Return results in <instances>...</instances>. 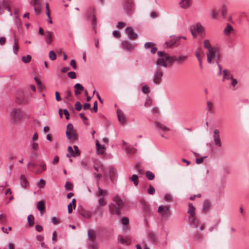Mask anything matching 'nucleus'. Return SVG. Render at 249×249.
Instances as JSON below:
<instances>
[{
  "label": "nucleus",
  "mask_w": 249,
  "mask_h": 249,
  "mask_svg": "<svg viewBox=\"0 0 249 249\" xmlns=\"http://www.w3.org/2000/svg\"><path fill=\"white\" fill-rule=\"evenodd\" d=\"M159 58L157 61V65L166 68L172 64V56L169 55L164 52L159 51L157 53Z\"/></svg>",
  "instance_id": "f257e3e1"
},
{
  "label": "nucleus",
  "mask_w": 249,
  "mask_h": 249,
  "mask_svg": "<svg viewBox=\"0 0 249 249\" xmlns=\"http://www.w3.org/2000/svg\"><path fill=\"white\" fill-rule=\"evenodd\" d=\"M113 202L109 205V210L111 213L119 214L123 206L122 200L118 196L113 197Z\"/></svg>",
  "instance_id": "f03ea898"
},
{
  "label": "nucleus",
  "mask_w": 249,
  "mask_h": 249,
  "mask_svg": "<svg viewBox=\"0 0 249 249\" xmlns=\"http://www.w3.org/2000/svg\"><path fill=\"white\" fill-rule=\"evenodd\" d=\"M85 15L87 19L91 21L92 26L95 28L97 23L94 8L93 7L90 8L86 12Z\"/></svg>",
  "instance_id": "7ed1b4c3"
},
{
  "label": "nucleus",
  "mask_w": 249,
  "mask_h": 249,
  "mask_svg": "<svg viewBox=\"0 0 249 249\" xmlns=\"http://www.w3.org/2000/svg\"><path fill=\"white\" fill-rule=\"evenodd\" d=\"M66 136L68 139L74 141L77 140V135L71 124H69L67 126Z\"/></svg>",
  "instance_id": "20e7f679"
},
{
  "label": "nucleus",
  "mask_w": 249,
  "mask_h": 249,
  "mask_svg": "<svg viewBox=\"0 0 249 249\" xmlns=\"http://www.w3.org/2000/svg\"><path fill=\"white\" fill-rule=\"evenodd\" d=\"M163 75V73L162 70L158 66L153 77L152 81L153 83L156 85L160 84L161 82Z\"/></svg>",
  "instance_id": "39448f33"
},
{
  "label": "nucleus",
  "mask_w": 249,
  "mask_h": 249,
  "mask_svg": "<svg viewBox=\"0 0 249 249\" xmlns=\"http://www.w3.org/2000/svg\"><path fill=\"white\" fill-rule=\"evenodd\" d=\"M10 116L13 122H16L22 117L23 114L20 109L13 108L10 112Z\"/></svg>",
  "instance_id": "423d86ee"
},
{
  "label": "nucleus",
  "mask_w": 249,
  "mask_h": 249,
  "mask_svg": "<svg viewBox=\"0 0 249 249\" xmlns=\"http://www.w3.org/2000/svg\"><path fill=\"white\" fill-rule=\"evenodd\" d=\"M195 56L198 61L200 68L201 69H202L203 59L205 56V53L201 48L198 47L196 48V49L195 51Z\"/></svg>",
  "instance_id": "0eeeda50"
},
{
  "label": "nucleus",
  "mask_w": 249,
  "mask_h": 249,
  "mask_svg": "<svg viewBox=\"0 0 249 249\" xmlns=\"http://www.w3.org/2000/svg\"><path fill=\"white\" fill-rule=\"evenodd\" d=\"M158 212L163 217H167L171 215L170 207L168 205H160L158 207Z\"/></svg>",
  "instance_id": "6e6552de"
},
{
  "label": "nucleus",
  "mask_w": 249,
  "mask_h": 249,
  "mask_svg": "<svg viewBox=\"0 0 249 249\" xmlns=\"http://www.w3.org/2000/svg\"><path fill=\"white\" fill-rule=\"evenodd\" d=\"M188 55H179L178 56H172V63L177 62L178 64L184 63L187 59Z\"/></svg>",
  "instance_id": "1a4fd4ad"
},
{
  "label": "nucleus",
  "mask_w": 249,
  "mask_h": 249,
  "mask_svg": "<svg viewBox=\"0 0 249 249\" xmlns=\"http://www.w3.org/2000/svg\"><path fill=\"white\" fill-rule=\"evenodd\" d=\"M117 114L118 121L119 122L123 124L126 123L127 119L125 116L124 112L120 109H118L117 111Z\"/></svg>",
  "instance_id": "9d476101"
},
{
  "label": "nucleus",
  "mask_w": 249,
  "mask_h": 249,
  "mask_svg": "<svg viewBox=\"0 0 249 249\" xmlns=\"http://www.w3.org/2000/svg\"><path fill=\"white\" fill-rule=\"evenodd\" d=\"M191 28H192L197 34H199L201 37H203L202 35L204 33V29L199 22L197 23L195 25L192 26Z\"/></svg>",
  "instance_id": "9b49d317"
},
{
  "label": "nucleus",
  "mask_w": 249,
  "mask_h": 249,
  "mask_svg": "<svg viewBox=\"0 0 249 249\" xmlns=\"http://www.w3.org/2000/svg\"><path fill=\"white\" fill-rule=\"evenodd\" d=\"M216 52V49H214L212 50H209L206 53L207 59L208 63L210 64L212 62L215 58V53Z\"/></svg>",
  "instance_id": "f8f14e48"
},
{
  "label": "nucleus",
  "mask_w": 249,
  "mask_h": 249,
  "mask_svg": "<svg viewBox=\"0 0 249 249\" xmlns=\"http://www.w3.org/2000/svg\"><path fill=\"white\" fill-rule=\"evenodd\" d=\"M4 9L7 11H10L11 9L9 2L6 0H2L1 2L0 1V15L3 13Z\"/></svg>",
  "instance_id": "ddd939ff"
},
{
  "label": "nucleus",
  "mask_w": 249,
  "mask_h": 249,
  "mask_svg": "<svg viewBox=\"0 0 249 249\" xmlns=\"http://www.w3.org/2000/svg\"><path fill=\"white\" fill-rule=\"evenodd\" d=\"M125 33L130 39H135L137 37V34L133 31V28L131 27H128L125 29Z\"/></svg>",
  "instance_id": "4468645a"
},
{
  "label": "nucleus",
  "mask_w": 249,
  "mask_h": 249,
  "mask_svg": "<svg viewBox=\"0 0 249 249\" xmlns=\"http://www.w3.org/2000/svg\"><path fill=\"white\" fill-rule=\"evenodd\" d=\"M123 48L127 51H131L135 48V45H132L127 41H123L122 42Z\"/></svg>",
  "instance_id": "2eb2a0df"
},
{
  "label": "nucleus",
  "mask_w": 249,
  "mask_h": 249,
  "mask_svg": "<svg viewBox=\"0 0 249 249\" xmlns=\"http://www.w3.org/2000/svg\"><path fill=\"white\" fill-rule=\"evenodd\" d=\"M192 2V0H181L179 6L182 9H187L191 6Z\"/></svg>",
  "instance_id": "dca6fc26"
},
{
  "label": "nucleus",
  "mask_w": 249,
  "mask_h": 249,
  "mask_svg": "<svg viewBox=\"0 0 249 249\" xmlns=\"http://www.w3.org/2000/svg\"><path fill=\"white\" fill-rule=\"evenodd\" d=\"M206 110L210 114L214 112V105L210 100H208L206 102Z\"/></svg>",
  "instance_id": "f3484780"
},
{
  "label": "nucleus",
  "mask_w": 249,
  "mask_h": 249,
  "mask_svg": "<svg viewBox=\"0 0 249 249\" xmlns=\"http://www.w3.org/2000/svg\"><path fill=\"white\" fill-rule=\"evenodd\" d=\"M44 36L47 44H50L53 40V33L47 31L45 32Z\"/></svg>",
  "instance_id": "a211bd4d"
},
{
  "label": "nucleus",
  "mask_w": 249,
  "mask_h": 249,
  "mask_svg": "<svg viewBox=\"0 0 249 249\" xmlns=\"http://www.w3.org/2000/svg\"><path fill=\"white\" fill-rule=\"evenodd\" d=\"M95 144L97 150V153L98 154H103L105 149V145L100 144L98 140L95 141Z\"/></svg>",
  "instance_id": "6ab92c4d"
},
{
  "label": "nucleus",
  "mask_w": 249,
  "mask_h": 249,
  "mask_svg": "<svg viewBox=\"0 0 249 249\" xmlns=\"http://www.w3.org/2000/svg\"><path fill=\"white\" fill-rule=\"evenodd\" d=\"M94 169L98 172L103 173L104 175L106 176V170L103 164L101 163H96L93 166Z\"/></svg>",
  "instance_id": "aec40b11"
},
{
  "label": "nucleus",
  "mask_w": 249,
  "mask_h": 249,
  "mask_svg": "<svg viewBox=\"0 0 249 249\" xmlns=\"http://www.w3.org/2000/svg\"><path fill=\"white\" fill-rule=\"evenodd\" d=\"M74 88L75 89L74 93L76 96L81 94V92L84 90L83 86L79 83H76L74 86Z\"/></svg>",
  "instance_id": "412c9836"
},
{
  "label": "nucleus",
  "mask_w": 249,
  "mask_h": 249,
  "mask_svg": "<svg viewBox=\"0 0 249 249\" xmlns=\"http://www.w3.org/2000/svg\"><path fill=\"white\" fill-rule=\"evenodd\" d=\"M223 77L222 81H224L225 80H230L233 77V75L231 73L230 71L227 69H225L223 71Z\"/></svg>",
  "instance_id": "4be33fe9"
},
{
  "label": "nucleus",
  "mask_w": 249,
  "mask_h": 249,
  "mask_svg": "<svg viewBox=\"0 0 249 249\" xmlns=\"http://www.w3.org/2000/svg\"><path fill=\"white\" fill-rule=\"evenodd\" d=\"M20 184L22 187L26 188L29 186L27 179L24 175H21L20 176Z\"/></svg>",
  "instance_id": "5701e85b"
},
{
  "label": "nucleus",
  "mask_w": 249,
  "mask_h": 249,
  "mask_svg": "<svg viewBox=\"0 0 249 249\" xmlns=\"http://www.w3.org/2000/svg\"><path fill=\"white\" fill-rule=\"evenodd\" d=\"M126 9L129 14H131L133 11L134 3L131 1H128L126 4Z\"/></svg>",
  "instance_id": "b1692460"
},
{
  "label": "nucleus",
  "mask_w": 249,
  "mask_h": 249,
  "mask_svg": "<svg viewBox=\"0 0 249 249\" xmlns=\"http://www.w3.org/2000/svg\"><path fill=\"white\" fill-rule=\"evenodd\" d=\"M88 236L89 239L91 241H95L96 234L94 230L89 229L88 231Z\"/></svg>",
  "instance_id": "393cba45"
},
{
  "label": "nucleus",
  "mask_w": 249,
  "mask_h": 249,
  "mask_svg": "<svg viewBox=\"0 0 249 249\" xmlns=\"http://www.w3.org/2000/svg\"><path fill=\"white\" fill-rule=\"evenodd\" d=\"M178 37H173L169 41H166L165 44L167 47H172L173 46L176 45L178 42Z\"/></svg>",
  "instance_id": "a878e982"
},
{
  "label": "nucleus",
  "mask_w": 249,
  "mask_h": 249,
  "mask_svg": "<svg viewBox=\"0 0 249 249\" xmlns=\"http://www.w3.org/2000/svg\"><path fill=\"white\" fill-rule=\"evenodd\" d=\"M211 207V203L208 200H205L203 203L202 210L203 212H207Z\"/></svg>",
  "instance_id": "bb28decb"
},
{
  "label": "nucleus",
  "mask_w": 249,
  "mask_h": 249,
  "mask_svg": "<svg viewBox=\"0 0 249 249\" xmlns=\"http://www.w3.org/2000/svg\"><path fill=\"white\" fill-rule=\"evenodd\" d=\"M231 82H230V88L232 90H235L236 89V86L238 84V81L237 80L233 77H231L230 79Z\"/></svg>",
  "instance_id": "cd10ccee"
},
{
  "label": "nucleus",
  "mask_w": 249,
  "mask_h": 249,
  "mask_svg": "<svg viewBox=\"0 0 249 249\" xmlns=\"http://www.w3.org/2000/svg\"><path fill=\"white\" fill-rule=\"evenodd\" d=\"M203 45L204 48L208 50V51L209 50H212L215 49L216 48L212 47L211 45L210 41L208 39H205L203 42Z\"/></svg>",
  "instance_id": "c85d7f7f"
},
{
  "label": "nucleus",
  "mask_w": 249,
  "mask_h": 249,
  "mask_svg": "<svg viewBox=\"0 0 249 249\" xmlns=\"http://www.w3.org/2000/svg\"><path fill=\"white\" fill-rule=\"evenodd\" d=\"M211 16L212 18L215 19H217L218 16V11L215 8H212L210 11Z\"/></svg>",
  "instance_id": "c756f323"
},
{
  "label": "nucleus",
  "mask_w": 249,
  "mask_h": 249,
  "mask_svg": "<svg viewBox=\"0 0 249 249\" xmlns=\"http://www.w3.org/2000/svg\"><path fill=\"white\" fill-rule=\"evenodd\" d=\"M88 248L89 249H99V246L95 241H92L89 244Z\"/></svg>",
  "instance_id": "7c9ffc66"
},
{
  "label": "nucleus",
  "mask_w": 249,
  "mask_h": 249,
  "mask_svg": "<svg viewBox=\"0 0 249 249\" xmlns=\"http://www.w3.org/2000/svg\"><path fill=\"white\" fill-rule=\"evenodd\" d=\"M46 169V164L44 163H40L38 169L36 171V174H40Z\"/></svg>",
  "instance_id": "2f4dec72"
},
{
  "label": "nucleus",
  "mask_w": 249,
  "mask_h": 249,
  "mask_svg": "<svg viewBox=\"0 0 249 249\" xmlns=\"http://www.w3.org/2000/svg\"><path fill=\"white\" fill-rule=\"evenodd\" d=\"M155 124L156 127L160 128V129L164 131H169L170 130L169 128L160 123L156 122Z\"/></svg>",
  "instance_id": "473e14b6"
},
{
  "label": "nucleus",
  "mask_w": 249,
  "mask_h": 249,
  "mask_svg": "<svg viewBox=\"0 0 249 249\" xmlns=\"http://www.w3.org/2000/svg\"><path fill=\"white\" fill-rule=\"evenodd\" d=\"M189 209L188 213L190 215H195V208L192 203L188 204Z\"/></svg>",
  "instance_id": "72a5a7b5"
},
{
  "label": "nucleus",
  "mask_w": 249,
  "mask_h": 249,
  "mask_svg": "<svg viewBox=\"0 0 249 249\" xmlns=\"http://www.w3.org/2000/svg\"><path fill=\"white\" fill-rule=\"evenodd\" d=\"M107 195V191L105 190H103L100 187L98 186V196L105 197Z\"/></svg>",
  "instance_id": "f704fd0d"
},
{
  "label": "nucleus",
  "mask_w": 249,
  "mask_h": 249,
  "mask_svg": "<svg viewBox=\"0 0 249 249\" xmlns=\"http://www.w3.org/2000/svg\"><path fill=\"white\" fill-rule=\"evenodd\" d=\"M130 181L133 182L135 186H137L139 184L138 177L136 175H133L132 177L129 178Z\"/></svg>",
  "instance_id": "c9c22d12"
},
{
  "label": "nucleus",
  "mask_w": 249,
  "mask_h": 249,
  "mask_svg": "<svg viewBox=\"0 0 249 249\" xmlns=\"http://www.w3.org/2000/svg\"><path fill=\"white\" fill-rule=\"evenodd\" d=\"M118 242L121 244L126 243V244H130V241L128 239L125 240L121 235H119L118 237Z\"/></svg>",
  "instance_id": "e433bc0d"
},
{
  "label": "nucleus",
  "mask_w": 249,
  "mask_h": 249,
  "mask_svg": "<svg viewBox=\"0 0 249 249\" xmlns=\"http://www.w3.org/2000/svg\"><path fill=\"white\" fill-rule=\"evenodd\" d=\"M18 44L16 41V39H15L14 45L13 46V51L14 53L15 54H18Z\"/></svg>",
  "instance_id": "4c0bfd02"
},
{
  "label": "nucleus",
  "mask_w": 249,
  "mask_h": 249,
  "mask_svg": "<svg viewBox=\"0 0 249 249\" xmlns=\"http://www.w3.org/2000/svg\"><path fill=\"white\" fill-rule=\"evenodd\" d=\"M37 208L39 211H43L44 210V202L42 201L38 202Z\"/></svg>",
  "instance_id": "58836bf2"
},
{
  "label": "nucleus",
  "mask_w": 249,
  "mask_h": 249,
  "mask_svg": "<svg viewBox=\"0 0 249 249\" xmlns=\"http://www.w3.org/2000/svg\"><path fill=\"white\" fill-rule=\"evenodd\" d=\"M27 219L30 226H33L34 224V216L33 215H29Z\"/></svg>",
  "instance_id": "ea45409f"
},
{
  "label": "nucleus",
  "mask_w": 249,
  "mask_h": 249,
  "mask_svg": "<svg viewBox=\"0 0 249 249\" xmlns=\"http://www.w3.org/2000/svg\"><path fill=\"white\" fill-rule=\"evenodd\" d=\"M32 149L34 151H37L39 148L38 144L36 142H31Z\"/></svg>",
  "instance_id": "a19ab883"
},
{
  "label": "nucleus",
  "mask_w": 249,
  "mask_h": 249,
  "mask_svg": "<svg viewBox=\"0 0 249 249\" xmlns=\"http://www.w3.org/2000/svg\"><path fill=\"white\" fill-rule=\"evenodd\" d=\"M145 175L147 178L150 180H153L155 177L154 174L150 171H147Z\"/></svg>",
  "instance_id": "79ce46f5"
},
{
  "label": "nucleus",
  "mask_w": 249,
  "mask_h": 249,
  "mask_svg": "<svg viewBox=\"0 0 249 249\" xmlns=\"http://www.w3.org/2000/svg\"><path fill=\"white\" fill-rule=\"evenodd\" d=\"M81 214L86 218H89L91 217V213L87 211H83L81 213Z\"/></svg>",
  "instance_id": "37998d69"
},
{
  "label": "nucleus",
  "mask_w": 249,
  "mask_h": 249,
  "mask_svg": "<svg viewBox=\"0 0 249 249\" xmlns=\"http://www.w3.org/2000/svg\"><path fill=\"white\" fill-rule=\"evenodd\" d=\"M148 236L149 238L153 242L157 241V237L156 235L154 232H151L148 234Z\"/></svg>",
  "instance_id": "c03bdc74"
},
{
  "label": "nucleus",
  "mask_w": 249,
  "mask_h": 249,
  "mask_svg": "<svg viewBox=\"0 0 249 249\" xmlns=\"http://www.w3.org/2000/svg\"><path fill=\"white\" fill-rule=\"evenodd\" d=\"M233 28L230 25H227L224 29V33L225 35H228L232 30Z\"/></svg>",
  "instance_id": "a18cd8bd"
},
{
  "label": "nucleus",
  "mask_w": 249,
  "mask_h": 249,
  "mask_svg": "<svg viewBox=\"0 0 249 249\" xmlns=\"http://www.w3.org/2000/svg\"><path fill=\"white\" fill-rule=\"evenodd\" d=\"M194 237L195 239L197 240H200L202 239L201 233L198 232L197 231H196L194 232Z\"/></svg>",
  "instance_id": "49530a36"
},
{
  "label": "nucleus",
  "mask_w": 249,
  "mask_h": 249,
  "mask_svg": "<svg viewBox=\"0 0 249 249\" xmlns=\"http://www.w3.org/2000/svg\"><path fill=\"white\" fill-rule=\"evenodd\" d=\"M31 59V56L30 55H27L26 56H22V60L25 63H29Z\"/></svg>",
  "instance_id": "de8ad7c7"
},
{
  "label": "nucleus",
  "mask_w": 249,
  "mask_h": 249,
  "mask_svg": "<svg viewBox=\"0 0 249 249\" xmlns=\"http://www.w3.org/2000/svg\"><path fill=\"white\" fill-rule=\"evenodd\" d=\"M65 187L67 190H71L73 188V185L72 183L67 181L66 182Z\"/></svg>",
  "instance_id": "09e8293b"
},
{
  "label": "nucleus",
  "mask_w": 249,
  "mask_h": 249,
  "mask_svg": "<svg viewBox=\"0 0 249 249\" xmlns=\"http://www.w3.org/2000/svg\"><path fill=\"white\" fill-rule=\"evenodd\" d=\"M121 222L125 226L124 229H125L126 228V225L129 223L128 219L126 217H124L122 218Z\"/></svg>",
  "instance_id": "8fccbe9b"
},
{
  "label": "nucleus",
  "mask_w": 249,
  "mask_h": 249,
  "mask_svg": "<svg viewBox=\"0 0 249 249\" xmlns=\"http://www.w3.org/2000/svg\"><path fill=\"white\" fill-rule=\"evenodd\" d=\"M45 184V181L43 179H40L39 182L37 183V186L39 189H42L44 188Z\"/></svg>",
  "instance_id": "3c124183"
},
{
  "label": "nucleus",
  "mask_w": 249,
  "mask_h": 249,
  "mask_svg": "<svg viewBox=\"0 0 249 249\" xmlns=\"http://www.w3.org/2000/svg\"><path fill=\"white\" fill-rule=\"evenodd\" d=\"M49 58L52 60H54L56 58V55L53 51L49 52Z\"/></svg>",
  "instance_id": "603ef678"
},
{
  "label": "nucleus",
  "mask_w": 249,
  "mask_h": 249,
  "mask_svg": "<svg viewBox=\"0 0 249 249\" xmlns=\"http://www.w3.org/2000/svg\"><path fill=\"white\" fill-rule=\"evenodd\" d=\"M98 203L101 206L106 205L107 202L105 199V197H100L98 200Z\"/></svg>",
  "instance_id": "864d4df0"
},
{
  "label": "nucleus",
  "mask_w": 249,
  "mask_h": 249,
  "mask_svg": "<svg viewBox=\"0 0 249 249\" xmlns=\"http://www.w3.org/2000/svg\"><path fill=\"white\" fill-rule=\"evenodd\" d=\"M213 140L220 138L219 131L218 129H215L213 134Z\"/></svg>",
  "instance_id": "5fc2aeb1"
},
{
  "label": "nucleus",
  "mask_w": 249,
  "mask_h": 249,
  "mask_svg": "<svg viewBox=\"0 0 249 249\" xmlns=\"http://www.w3.org/2000/svg\"><path fill=\"white\" fill-rule=\"evenodd\" d=\"M148 193L150 195H153L155 194V190L153 186L150 185L149 188L147 190Z\"/></svg>",
  "instance_id": "6e6d98bb"
},
{
  "label": "nucleus",
  "mask_w": 249,
  "mask_h": 249,
  "mask_svg": "<svg viewBox=\"0 0 249 249\" xmlns=\"http://www.w3.org/2000/svg\"><path fill=\"white\" fill-rule=\"evenodd\" d=\"M80 118H81V119L83 120V121L84 122V123L86 124V125H88V122H87V117L84 115V114L83 113H80Z\"/></svg>",
  "instance_id": "4d7b16f0"
},
{
  "label": "nucleus",
  "mask_w": 249,
  "mask_h": 249,
  "mask_svg": "<svg viewBox=\"0 0 249 249\" xmlns=\"http://www.w3.org/2000/svg\"><path fill=\"white\" fill-rule=\"evenodd\" d=\"M66 98L70 101H72L73 100L71 98V92L69 90H67L66 91Z\"/></svg>",
  "instance_id": "13d9d810"
},
{
  "label": "nucleus",
  "mask_w": 249,
  "mask_h": 249,
  "mask_svg": "<svg viewBox=\"0 0 249 249\" xmlns=\"http://www.w3.org/2000/svg\"><path fill=\"white\" fill-rule=\"evenodd\" d=\"M142 91L145 94L149 93L150 91L149 87L147 85L143 86L142 88Z\"/></svg>",
  "instance_id": "bf43d9fd"
},
{
  "label": "nucleus",
  "mask_w": 249,
  "mask_h": 249,
  "mask_svg": "<svg viewBox=\"0 0 249 249\" xmlns=\"http://www.w3.org/2000/svg\"><path fill=\"white\" fill-rule=\"evenodd\" d=\"M124 148L125 151L128 154H133L134 153V150H132L129 146H126L125 147H124Z\"/></svg>",
  "instance_id": "052dcab7"
},
{
  "label": "nucleus",
  "mask_w": 249,
  "mask_h": 249,
  "mask_svg": "<svg viewBox=\"0 0 249 249\" xmlns=\"http://www.w3.org/2000/svg\"><path fill=\"white\" fill-rule=\"evenodd\" d=\"M214 144L216 146L220 147L222 146V143L220 141V138L219 139H216L215 140H213Z\"/></svg>",
  "instance_id": "680f3d73"
},
{
  "label": "nucleus",
  "mask_w": 249,
  "mask_h": 249,
  "mask_svg": "<svg viewBox=\"0 0 249 249\" xmlns=\"http://www.w3.org/2000/svg\"><path fill=\"white\" fill-rule=\"evenodd\" d=\"M68 76L71 79H75L76 77V75L75 72L70 71L68 73Z\"/></svg>",
  "instance_id": "e2e57ef3"
},
{
  "label": "nucleus",
  "mask_w": 249,
  "mask_h": 249,
  "mask_svg": "<svg viewBox=\"0 0 249 249\" xmlns=\"http://www.w3.org/2000/svg\"><path fill=\"white\" fill-rule=\"evenodd\" d=\"M73 148L74 149V154H75V156H79L80 155V152L79 151L78 148L77 146L74 145Z\"/></svg>",
  "instance_id": "0e129e2a"
},
{
  "label": "nucleus",
  "mask_w": 249,
  "mask_h": 249,
  "mask_svg": "<svg viewBox=\"0 0 249 249\" xmlns=\"http://www.w3.org/2000/svg\"><path fill=\"white\" fill-rule=\"evenodd\" d=\"M154 45V44L152 42H146L144 44V47L146 49H149V48H152V47H153Z\"/></svg>",
  "instance_id": "69168bd1"
},
{
  "label": "nucleus",
  "mask_w": 249,
  "mask_h": 249,
  "mask_svg": "<svg viewBox=\"0 0 249 249\" xmlns=\"http://www.w3.org/2000/svg\"><path fill=\"white\" fill-rule=\"evenodd\" d=\"M75 109L77 111H80L81 109V104L79 102H77L75 103Z\"/></svg>",
  "instance_id": "338daca9"
},
{
  "label": "nucleus",
  "mask_w": 249,
  "mask_h": 249,
  "mask_svg": "<svg viewBox=\"0 0 249 249\" xmlns=\"http://www.w3.org/2000/svg\"><path fill=\"white\" fill-rule=\"evenodd\" d=\"M196 220L195 215H190L189 216V223H191L192 222H196Z\"/></svg>",
  "instance_id": "774afa93"
}]
</instances>
